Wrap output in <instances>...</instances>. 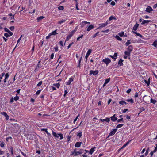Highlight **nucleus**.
<instances>
[{"mask_svg": "<svg viewBox=\"0 0 157 157\" xmlns=\"http://www.w3.org/2000/svg\"><path fill=\"white\" fill-rule=\"evenodd\" d=\"M82 136V132H80L78 133L77 135V136H79L80 137H81Z\"/></svg>", "mask_w": 157, "mask_h": 157, "instance_id": "obj_44", "label": "nucleus"}, {"mask_svg": "<svg viewBox=\"0 0 157 157\" xmlns=\"http://www.w3.org/2000/svg\"><path fill=\"white\" fill-rule=\"evenodd\" d=\"M110 118L112 121H115L117 119V117H116V114H114L113 116L111 117Z\"/></svg>", "mask_w": 157, "mask_h": 157, "instance_id": "obj_16", "label": "nucleus"}, {"mask_svg": "<svg viewBox=\"0 0 157 157\" xmlns=\"http://www.w3.org/2000/svg\"><path fill=\"white\" fill-rule=\"evenodd\" d=\"M109 31V29H106L105 30H103L102 31V32L104 33H107Z\"/></svg>", "mask_w": 157, "mask_h": 157, "instance_id": "obj_55", "label": "nucleus"}, {"mask_svg": "<svg viewBox=\"0 0 157 157\" xmlns=\"http://www.w3.org/2000/svg\"><path fill=\"white\" fill-rule=\"evenodd\" d=\"M5 117L6 116V115H7V113L5 112H2L1 113Z\"/></svg>", "mask_w": 157, "mask_h": 157, "instance_id": "obj_58", "label": "nucleus"}, {"mask_svg": "<svg viewBox=\"0 0 157 157\" xmlns=\"http://www.w3.org/2000/svg\"><path fill=\"white\" fill-rule=\"evenodd\" d=\"M153 10L152 8L151 7L148 6V7H147L146 8V10L145 11L146 12H147L150 13V12L151 11H152Z\"/></svg>", "mask_w": 157, "mask_h": 157, "instance_id": "obj_6", "label": "nucleus"}, {"mask_svg": "<svg viewBox=\"0 0 157 157\" xmlns=\"http://www.w3.org/2000/svg\"><path fill=\"white\" fill-rule=\"evenodd\" d=\"M123 60H122L121 58L120 59V60L118 61V64L120 66H122L123 65Z\"/></svg>", "mask_w": 157, "mask_h": 157, "instance_id": "obj_18", "label": "nucleus"}, {"mask_svg": "<svg viewBox=\"0 0 157 157\" xmlns=\"http://www.w3.org/2000/svg\"><path fill=\"white\" fill-rule=\"evenodd\" d=\"M126 101L128 102H130L132 104L134 103V101L132 99H128L127 100H126Z\"/></svg>", "mask_w": 157, "mask_h": 157, "instance_id": "obj_28", "label": "nucleus"}, {"mask_svg": "<svg viewBox=\"0 0 157 157\" xmlns=\"http://www.w3.org/2000/svg\"><path fill=\"white\" fill-rule=\"evenodd\" d=\"M131 52H129L127 51H126L124 52V54L126 55H127L128 56V59H130V56Z\"/></svg>", "mask_w": 157, "mask_h": 157, "instance_id": "obj_19", "label": "nucleus"}, {"mask_svg": "<svg viewBox=\"0 0 157 157\" xmlns=\"http://www.w3.org/2000/svg\"><path fill=\"white\" fill-rule=\"evenodd\" d=\"M124 103H125V101H121L119 102V104L122 105H124Z\"/></svg>", "mask_w": 157, "mask_h": 157, "instance_id": "obj_45", "label": "nucleus"}, {"mask_svg": "<svg viewBox=\"0 0 157 157\" xmlns=\"http://www.w3.org/2000/svg\"><path fill=\"white\" fill-rule=\"evenodd\" d=\"M52 134L53 135V136L56 139H57L59 138V135L57 134V133L53 131L52 130Z\"/></svg>", "mask_w": 157, "mask_h": 157, "instance_id": "obj_10", "label": "nucleus"}, {"mask_svg": "<svg viewBox=\"0 0 157 157\" xmlns=\"http://www.w3.org/2000/svg\"><path fill=\"white\" fill-rule=\"evenodd\" d=\"M149 150V149L148 148L146 150V151L145 154V155L146 156L148 153V151Z\"/></svg>", "mask_w": 157, "mask_h": 157, "instance_id": "obj_60", "label": "nucleus"}, {"mask_svg": "<svg viewBox=\"0 0 157 157\" xmlns=\"http://www.w3.org/2000/svg\"><path fill=\"white\" fill-rule=\"evenodd\" d=\"M75 32V30H73L71 31L70 33V35H71L72 36L73 35V34H74V33Z\"/></svg>", "mask_w": 157, "mask_h": 157, "instance_id": "obj_51", "label": "nucleus"}, {"mask_svg": "<svg viewBox=\"0 0 157 157\" xmlns=\"http://www.w3.org/2000/svg\"><path fill=\"white\" fill-rule=\"evenodd\" d=\"M19 99V97L18 96H17V94L16 95V96L14 97L13 98V99L15 101H17Z\"/></svg>", "mask_w": 157, "mask_h": 157, "instance_id": "obj_47", "label": "nucleus"}, {"mask_svg": "<svg viewBox=\"0 0 157 157\" xmlns=\"http://www.w3.org/2000/svg\"><path fill=\"white\" fill-rule=\"evenodd\" d=\"M117 122L118 123L120 122H124V121L122 118H121L120 119H119L117 120Z\"/></svg>", "mask_w": 157, "mask_h": 157, "instance_id": "obj_39", "label": "nucleus"}, {"mask_svg": "<svg viewBox=\"0 0 157 157\" xmlns=\"http://www.w3.org/2000/svg\"><path fill=\"white\" fill-rule=\"evenodd\" d=\"M58 9L60 10H63L64 9L63 6H60L58 7Z\"/></svg>", "mask_w": 157, "mask_h": 157, "instance_id": "obj_53", "label": "nucleus"}, {"mask_svg": "<svg viewBox=\"0 0 157 157\" xmlns=\"http://www.w3.org/2000/svg\"><path fill=\"white\" fill-rule=\"evenodd\" d=\"M145 110V109L143 108V107H142V108H140V113H139L138 115L140 113H141V112H142V111H144Z\"/></svg>", "mask_w": 157, "mask_h": 157, "instance_id": "obj_48", "label": "nucleus"}, {"mask_svg": "<svg viewBox=\"0 0 157 157\" xmlns=\"http://www.w3.org/2000/svg\"><path fill=\"white\" fill-rule=\"evenodd\" d=\"M152 21L151 20H144L142 22L141 24L142 25H144L145 24H148L149 22H151Z\"/></svg>", "mask_w": 157, "mask_h": 157, "instance_id": "obj_13", "label": "nucleus"}, {"mask_svg": "<svg viewBox=\"0 0 157 157\" xmlns=\"http://www.w3.org/2000/svg\"><path fill=\"white\" fill-rule=\"evenodd\" d=\"M124 32H121L120 33H119L118 34V35H119L121 37H122L124 35Z\"/></svg>", "mask_w": 157, "mask_h": 157, "instance_id": "obj_29", "label": "nucleus"}, {"mask_svg": "<svg viewBox=\"0 0 157 157\" xmlns=\"http://www.w3.org/2000/svg\"><path fill=\"white\" fill-rule=\"evenodd\" d=\"M9 29L11 31H13L14 29V26H12L9 28Z\"/></svg>", "mask_w": 157, "mask_h": 157, "instance_id": "obj_56", "label": "nucleus"}, {"mask_svg": "<svg viewBox=\"0 0 157 157\" xmlns=\"http://www.w3.org/2000/svg\"><path fill=\"white\" fill-rule=\"evenodd\" d=\"M0 146L1 147H3L4 146L5 144H4V142L3 141H0Z\"/></svg>", "mask_w": 157, "mask_h": 157, "instance_id": "obj_33", "label": "nucleus"}, {"mask_svg": "<svg viewBox=\"0 0 157 157\" xmlns=\"http://www.w3.org/2000/svg\"><path fill=\"white\" fill-rule=\"evenodd\" d=\"M94 28V26L92 25H90L89 27H88L87 29V31H90L92 29H93Z\"/></svg>", "mask_w": 157, "mask_h": 157, "instance_id": "obj_17", "label": "nucleus"}, {"mask_svg": "<svg viewBox=\"0 0 157 157\" xmlns=\"http://www.w3.org/2000/svg\"><path fill=\"white\" fill-rule=\"evenodd\" d=\"M74 77V76H72L71 78H70L69 80L66 83L67 85H70L71 84V82L73 80Z\"/></svg>", "mask_w": 157, "mask_h": 157, "instance_id": "obj_5", "label": "nucleus"}, {"mask_svg": "<svg viewBox=\"0 0 157 157\" xmlns=\"http://www.w3.org/2000/svg\"><path fill=\"white\" fill-rule=\"evenodd\" d=\"M13 98V97H12L11 99H10V103H12L13 102L14 100Z\"/></svg>", "mask_w": 157, "mask_h": 157, "instance_id": "obj_57", "label": "nucleus"}, {"mask_svg": "<svg viewBox=\"0 0 157 157\" xmlns=\"http://www.w3.org/2000/svg\"><path fill=\"white\" fill-rule=\"evenodd\" d=\"M39 67H40V64H37L36 66V68L35 69L34 71H38V68H39Z\"/></svg>", "mask_w": 157, "mask_h": 157, "instance_id": "obj_40", "label": "nucleus"}, {"mask_svg": "<svg viewBox=\"0 0 157 157\" xmlns=\"http://www.w3.org/2000/svg\"><path fill=\"white\" fill-rule=\"evenodd\" d=\"M75 32V30H73L71 31L70 33V35H71L72 36L73 35V34H74V33Z\"/></svg>", "mask_w": 157, "mask_h": 157, "instance_id": "obj_52", "label": "nucleus"}, {"mask_svg": "<svg viewBox=\"0 0 157 157\" xmlns=\"http://www.w3.org/2000/svg\"><path fill=\"white\" fill-rule=\"evenodd\" d=\"M41 90H41V89H40V90H37V92H36V94L37 95L39 94H40V92H41Z\"/></svg>", "mask_w": 157, "mask_h": 157, "instance_id": "obj_54", "label": "nucleus"}, {"mask_svg": "<svg viewBox=\"0 0 157 157\" xmlns=\"http://www.w3.org/2000/svg\"><path fill=\"white\" fill-rule=\"evenodd\" d=\"M117 53H115L113 56L109 55V56L111 57L112 59H114V60L115 61L116 59L117 58Z\"/></svg>", "mask_w": 157, "mask_h": 157, "instance_id": "obj_12", "label": "nucleus"}, {"mask_svg": "<svg viewBox=\"0 0 157 157\" xmlns=\"http://www.w3.org/2000/svg\"><path fill=\"white\" fill-rule=\"evenodd\" d=\"M139 25V24H138L137 22H136L133 27V30L134 31H136L137 30L138 28V27Z\"/></svg>", "mask_w": 157, "mask_h": 157, "instance_id": "obj_9", "label": "nucleus"}, {"mask_svg": "<svg viewBox=\"0 0 157 157\" xmlns=\"http://www.w3.org/2000/svg\"><path fill=\"white\" fill-rule=\"evenodd\" d=\"M44 17L43 16H41L39 17H38L37 18V20L38 21H40L42 19H43Z\"/></svg>", "mask_w": 157, "mask_h": 157, "instance_id": "obj_24", "label": "nucleus"}, {"mask_svg": "<svg viewBox=\"0 0 157 157\" xmlns=\"http://www.w3.org/2000/svg\"><path fill=\"white\" fill-rule=\"evenodd\" d=\"M83 36V35L82 34L80 36L78 37L77 39V41H79L80 38H82Z\"/></svg>", "mask_w": 157, "mask_h": 157, "instance_id": "obj_49", "label": "nucleus"}, {"mask_svg": "<svg viewBox=\"0 0 157 157\" xmlns=\"http://www.w3.org/2000/svg\"><path fill=\"white\" fill-rule=\"evenodd\" d=\"M98 33H99L98 32L97 33H96L95 34H94V35H93V38H94L95 37L97 36V35L98 34Z\"/></svg>", "mask_w": 157, "mask_h": 157, "instance_id": "obj_59", "label": "nucleus"}, {"mask_svg": "<svg viewBox=\"0 0 157 157\" xmlns=\"http://www.w3.org/2000/svg\"><path fill=\"white\" fill-rule=\"evenodd\" d=\"M66 20L64 19H62L61 21L58 22V23L59 24H61L63 22H64Z\"/></svg>", "mask_w": 157, "mask_h": 157, "instance_id": "obj_37", "label": "nucleus"}, {"mask_svg": "<svg viewBox=\"0 0 157 157\" xmlns=\"http://www.w3.org/2000/svg\"><path fill=\"white\" fill-rule=\"evenodd\" d=\"M132 32L134 34H135L137 36H139L141 38H142L143 37V36L140 34L139 33H138L136 32H134L133 31Z\"/></svg>", "mask_w": 157, "mask_h": 157, "instance_id": "obj_20", "label": "nucleus"}, {"mask_svg": "<svg viewBox=\"0 0 157 157\" xmlns=\"http://www.w3.org/2000/svg\"><path fill=\"white\" fill-rule=\"evenodd\" d=\"M9 75L8 73H7L5 75L6 79H7L9 77Z\"/></svg>", "mask_w": 157, "mask_h": 157, "instance_id": "obj_50", "label": "nucleus"}, {"mask_svg": "<svg viewBox=\"0 0 157 157\" xmlns=\"http://www.w3.org/2000/svg\"><path fill=\"white\" fill-rule=\"evenodd\" d=\"M102 61L107 66L111 62V60L108 58H105L102 60Z\"/></svg>", "mask_w": 157, "mask_h": 157, "instance_id": "obj_2", "label": "nucleus"}, {"mask_svg": "<svg viewBox=\"0 0 157 157\" xmlns=\"http://www.w3.org/2000/svg\"><path fill=\"white\" fill-rule=\"evenodd\" d=\"M83 150L82 149H80L79 151H77V152L75 153V154L74 155L75 156H77L78 154H81L83 153Z\"/></svg>", "mask_w": 157, "mask_h": 157, "instance_id": "obj_8", "label": "nucleus"}, {"mask_svg": "<svg viewBox=\"0 0 157 157\" xmlns=\"http://www.w3.org/2000/svg\"><path fill=\"white\" fill-rule=\"evenodd\" d=\"M152 45L155 47H156V46H157V40H155L154 42Z\"/></svg>", "mask_w": 157, "mask_h": 157, "instance_id": "obj_35", "label": "nucleus"}, {"mask_svg": "<svg viewBox=\"0 0 157 157\" xmlns=\"http://www.w3.org/2000/svg\"><path fill=\"white\" fill-rule=\"evenodd\" d=\"M74 44V42H72L71 43H70L68 46H67V49H69L70 47Z\"/></svg>", "mask_w": 157, "mask_h": 157, "instance_id": "obj_63", "label": "nucleus"}, {"mask_svg": "<svg viewBox=\"0 0 157 157\" xmlns=\"http://www.w3.org/2000/svg\"><path fill=\"white\" fill-rule=\"evenodd\" d=\"M82 57L81 56L80 58V59L79 60L78 62V65L77 66V67H80V63L81 61L82 60Z\"/></svg>", "mask_w": 157, "mask_h": 157, "instance_id": "obj_25", "label": "nucleus"}, {"mask_svg": "<svg viewBox=\"0 0 157 157\" xmlns=\"http://www.w3.org/2000/svg\"><path fill=\"white\" fill-rule=\"evenodd\" d=\"M117 130V128L113 129V131H111L109 133L108 137L106 138V139L109 138L110 136H112L116 132Z\"/></svg>", "mask_w": 157, "mask_h": 157, "instance_id": "obj_3", "label": "nucleus"}, {"mask_svg": "<svg viewBox=\"0 0 157 157\" xmlns=\"http://www.w3.org/2000/svg\"><path fill=\"white\" fill-rule=\"evenodd\" d=\"M127 49V51L131 53V52H132V51L133 50V47L132 46V45H129L128 46Z\"/></svg>", "mask_w": 157, "mask_h": 157, "instance_id": "obj_7", "label": "nucleus"}, {"mask_svg": "<svg viewBox=\"0 0 157 157\" xmlns=\"http://www.w3.org/2000/svg\"><path fill=\"white\" fill-rule=\"evenodd\" d=\"M58 135L60 137V140L62 139L63 138V135L62 134V133H59V134H58Z\"/></svg>", "mask_w": 157, "mask_h": 157, "instance_id": "obj_41", "label": "nucleus"}, {"mask_svg": "<svg viewBox=\"0 0 157 157\" xmlns=\"http://www.w3.org/2000/svg\"><path fill=\"white\" fill-rule=\"evenodd\" d=\"M72 36L71 35L69 34L66 37V41H68L69 40V39H70L71 37H72Z\"/></svg>", "mask_w": 157, "mask_h": 157, "instance_id": "obj_27", "label": "nucleus"}, {"mask_svg": "<svg viewBox=\"0 0 157 157\" xmlns=\"http://www.w3.org/2000/svg\"><path fill=\"white\" fill-rule=\"evenodd\" d=\"M115 38L118 40L121 41L122 40V39L118 35H116L115 36Z\"/></svg>", "mask_w": 157, "mask_h": 157, "instance_id": "obj_30", "label": "nucleus"}, {"mask_svg": "<svg viewBox=\"0 0 157 157\" xmlns=\"http://www.w3.org/2000/svg\"><path fill=\"white\" fill-rule=\"evenodd\" d=\"M58 46H56V47H54V49L56 52H57L58 51Z\"/></svg>", "mask_w": 157, "mask_h": 157, "instance_id": "obj_64", "label": "nucleus"}, {"mask_svg": "<svg viewBox=\"0 0 157 157\" xmlns=\"http://www.w3.org/2000/svg\"><path fill=\"white\" fill-rule=\"evenodd\" d=\"M123 125H124L123 124H119L117 126L116 128H119L121 127H122L123 126Z\"/></svg>", "mask_w": 157, "mask_h": 157, "instance_id": "obj_36", "label": "nucleus"}, {"mask_svg": "<svg viewBox=\"0 0 157 157\" xmlns=\"http://www.w3.org/2000/svg\"><path fill=\"white\" fill-rule=\"evenodd\" d=\"M110 78H108L106 79H105V83L107 84L109 82V81H110Z\"/></svg>", "mask_w": 157, "mask_h": 157, "instance_id": "obj_38", "label": "nucleus"}, {"mask_svg": "<svg viewBox=\"0 0 157 157\" xmlns=\"http://www.w3.org/2000/svg\"><path fill=\"white\" fill-rule=\"evenodd\" d=\"M41 130L42 131H44L49 136H51V134L50 133H49L48 131H47V129H44V128H43V129H41Z\"/></svg>", "mask_w": 157, "mask_h": 157, "instance_id": "obj_22", "label": "nucleus"}, {"mask_svg": "<svg viewBox=\"0 0 157 157\" xmlns=\"http://www.w3.org/2000/svg\"><path fill=\"white\" fill-rule=\"evenodd\" d=\"M99 25L100 26L98 28L105 27V26H106V24H105V23H102V24H100Z\"/></svg>", "mask_w": 157, "mask_h": 157, "instance_id": "obj_21", "label": "nucleus"}, {"mask_svg": "<svg viewBox=\"0 0 157 157\" xmlns=\"http://www.w3.org/2000/svg\"><path fill=\"white\" fill-rule=\"evenodd\" d=\"M56 30L53 31L51 33H50L51 35H56L57 34V33L56 32Z\"/></svg>", "mask_w": 157, "mask_h": 157, "instance_id": "obj_23", "label": "nucleus"}, {"mask_svg": "<svg viewBox=\"0 0 157 157\" xmlns=\"http://www.w3.org/2000/svg\"><path fill=\"white\" fill-rule=\"evenodd\" d=\"M89 75H96L98 74L99 71L98 70H96L95 71L91 70L89 71Z\"/></svg>", "mask_w": 157, "mask_h": 157, "instance_id": "obj_1", "label": "nucleus"}, {"mask_svg": "<svg viewBox=\"0 0 157 157\" xmlns=\"http://www.w3.org/2000/svg\"><path fill=\"white\" fill-rule=\"evenodd\" d=\"M53 85L55 86L56 87H57V88H59L60 86V84L59 83H56V84H54Z\"/></svg>", "mask_w": 157, "mask_h": 157, "instance_id": "obj_34", "label": "nucleus"}, {"mask_svg": "<svg viewBox=\"0 0 157 157\" xmlns=\"http://www.w3.org/2000/svg\"><path fill=\"white\" fill-rule=\"evenodd\" d=\"M82 142H77L75 145V146L76 147H80L82 144Z\"/></svg>", "mask_w": 157, "mask_h": 157, "instance_id": "obj_11", "label": "nucleus"}, {"mask_svg": "<svg viewBox=\"0 0 157 157\" xmlns=\"http://www.w3.org/2000/svg\"><path fill=\"white\" fill-rule=\"evenodd\" d=\"M42 82L41 81H40L37 85V86L38 87L40 86L42 84Z\"/></svg>", "mask_w": 157, "mask_h": 157, "instance_id": "obj_46", "label": "nucleus"}, {"mask_svg": "<svg viewBox=\"0 0 157 157\" xmlns=\"http://www.w3.org/2000/svg\"><path fill=\"white\" fill-rule=\"evenodd\" d=\"M100 120L103 122L104 121H106L108 123H109L110 121V118L107 117L105 119H100Z\"/></svg>", "mask_w": 157, "mask_h": 157, "instance_id": "obj_14", "label": "nucleus"}, {"mask_svg": "<svg viewBox=\"0 0 157 157\" xmlns=\"http://www.w3.org/2000/svg\"><path fill=\"white\" fill-rule=\"evenodd\" d=\"M109 21H110L113 19L116 20V18L115 17H114L113 16H111L109 18Z\"/></svg>", "mask_w": 157, "mask_h": 157, "instance_id": "obj_26", "label": "nucleus"}, {"mask_svg": "<svg viewBox=\"0 0 157 157\" xmlns=\"http://www.w3.org/2000/svg\"><path fill=\"white\" fill-rule=\"evenodd\" d=\"M157 102V101L153 99L152 98L151 99V102L155 104Z\"/></svg>", "mask_w": 157, "mask_h": 157, "instance_id": "obj_32", "label": "nucleus"}, {"mask_svg": "<svg viewBox=\"0 0 157 157\" xmlns=\"http://www.w3.org/2000/svg\"><path fill=\"white\" fill-rule=\"evenodd\" d=\"M92 52L91 49H89L88 51H87V52L86 55L85 56V58L86 59L88 57V56L90 54L91 52Z\"/></svg>", "mask_w": 157, "mask_h": 157, "instance_id": "obj_4", "label": "nucleus"}, {"mask_svg": "<svg viewBox=\"0 0 157 157\" xmlns=\"http://www.w3.org/2000/svg\"><path fill=\"white\" fill-rule=\"evenodd\" d=\"M10 151H11V154L12 155H13V147H10Z\"/></svg>", "mask_w": 157, "mask_h": 157, "instance_id": "obj_42", "label": "nucleus"}, {"mask_svg": "<svg viewBox=\"0 0 157 157\" xmlns=\"http://www.w3.org/2000/svg\"><path fill=\"white\" fill-rule=\"evenodd\" d=\"M4 35L6 37H8L10 36L8 33H4Z\"/></svg>", "mask_w": 157, "mask_h": 157, "instance_id": "obj_62", "label": "nucleus"}, {"mask_svg": "<svg viewBox=\"0 0 157 157\" xmlns=\"http://www.w3.org/2000/svg\"><path fill=\"white\" fill-rule=\"evenodd\" d=\"M96 149V147H94L92 148L91 149H90L89 153L90 154H92L93 153L94 151H95V149Z\"/></svg>", "mask_w": 157, "mask_h": 157, "instance_id": "obj_15", "label": "nucleus"}, {"mask_svg": "<svg viewBox=\"0 0 157 157\" xmlns=\"http://www.w3.org/2000/svg\"><path fill=\"white\" fill-rule=\"evenodd\" d=\"M131 141V140H128L125 144L124 145V146L125 147L127 146V145Z\"/></svg>", "mask_w": 157, "mask_h": 157, "instance_id": "obj_43", "label": "nucleus"}, {"mask_svg": "<svg viewBox=\"0 0 157 157\" xmlns=\"http://www.w3.org/2000/svg\"><path fill=\"white\" fill-rule=\"evenodd\" d=\"M8 33L9 34V35L10 36H12L13 34V33L11 32L10 31H9Z\"/></svg>", "mask_w": 157, "mask_h": 157, "instance_id": "obj_61", "label": "nucleus"}, {"mask_svg": "<svg viewBox=\"0 0 157 157\" xmlns=\"http://www.w3.org/2000/svg\"><path fill=\"white\" fill-rule=\"evenodd\" d=\"M131 43L130 40H127V42L125 43V45L126 46H128Z\"/></svg>", "mask_w": 157, "mask_h": 157, "instance_id": "obj_31", "label": "nucleus"}]
</instances>
